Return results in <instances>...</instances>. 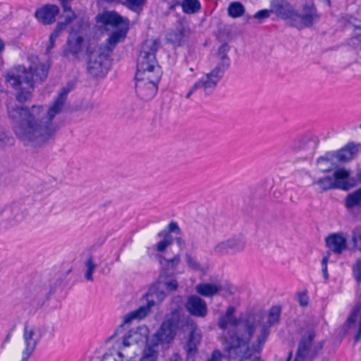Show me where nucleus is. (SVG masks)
Segmentation results:
<instances>
[{
    "label": "nucleus",
    "mask_w": 361,
    "mask_h": 361,
    "mask_svg": "<svg viewBox=\"0 0 361 361\" xmlns=\"http://www.w3.org/2000/svg\"><path fill=\"white\" fill-rule=\"evenodd\" d=\"M269 326L264 325L260 331L259 335L257 338V341L264 345L270 334Z\"/></svg>",
    "instance_id": "obj_45"
},
{
    "label": "nucleus",
    "mask_w": 361,
    "mask_h": 361,
    "mask_svg": "<svg viewBox=\"0 0 361 361\" xmlns=\"http://www.w3.org/2000/svg\"><path fill=\"white\" fill-rule=\"evenodd\" d=\"M229 324L228 318L226 317L224 315H221L219 318L217 325L219 328L221 330H226L228 328Z\"/></svg>",
    "instance_id": "obj_49"
},
{
    "label": "nucleus",
    "mask_w": 361,
    "mask_h": 361,
    "mask_svg": "<svg viewBox=\"0 0 361 361\" xmlns=\"http://www.w3.org/2000/svg\"><path fill=\"white\" fill-rule=\"evenodd\" d=\"M185 309L192 316L204 318L207 315L206 302L196 295H190L185 304Z\"/></svg>",
    "instance_id": "obj_18"
},
{
    "label": "nucleus",
    "mask_w": 361,
    "mask_h": 361,
    "mask_svg": "<svg viewBox=\"0 0 361 361\" xmlns=\"http://www.w3.org/2000/svg\"><path fill=\"white\" fill-rule=\"evenodd\" d=\"M71 90V85L62 87L48 109L42 105L23 107L12 99L8 100V116L16 123V136L26 145L40 147L47 144L59 130L54 118L62 112Z\"/></svg>",
    "instance_id": "obj_1"
},
{
    "label": "nucleus",
    "mask_w": 361,
    "mask_h": 361,
    "mask_svg": "<svg viewBox=\"0 0 361 361\" xmlns=\"http://www.w3.org/2000/svg\"><path fill=\"white\" fill-rule=\"evenodd\" d=\"M317 333L313 328L307 329L301 336L295 357V361H305L306 359L313 360L324 348L325 340L314 343Z\"/></svg>",
    "instance_id": "obj_7"
},
{
    "label": "nucleus",
    "mask_w": 361,
    "mask_h": 361,
    "mask_svg": "<svg viewBox=\"0 0 361 361\" xmlns=\"http://www.w3.org/2000/svg\"><path fill=\"white\" fill-rule=\"evenodd\" d=\"M173 274L166 273V270H161L157 280L158 286H163L169 292L177 290L178 283Z\"/></svg>",
    "instance_id": "obj_29"
},
{
    "label": "nucleus",
    "mask_w": 361,
    "mask_h": 361,
    "mask_svg": "<svg viewBox=\"0 0 361 361\" xmlns=\"http://www.w3.org/2000/svg\"><path fill=\"white\" fill-rule=\"evenodd\" d=\"M83 42L84 39L80 32L72 30L67 40L66 52L70 53L75 57H77L78 54L82 51L83 49Z\"/></svg>",
    "instance_id": "obj_25"
},
{
    "label": "nucleus",
    "mask_w": 361,
    "mask_h": 361,
    "mask_svg": "<svg viewBox=\"0 0 361 361\" xmlns=\"http://www.w3.org/2000/svg\"><path fill=\"white\" fill-rule=\"evenodd\" d=\"M356 179L358 183H361V170L357 171L356 173Z\"/></svg>",
    "instance_id": "obj_62"
},
{
    "label": "nucleus",
    "mask_w": 361,
    "mask_h": 361,
    "mask_svg": "<svg viewBox=\"0 0 361 361\" xmlns=\"http://www.w3.org/2000/svg\"><path fill=\"white\" fill-rule=\"evenodd\" d=\"M235 311V308L233 306H229L227 307L226 310L225 314H224L226 317L231 319L234 317V312Z\"/></svg>",
    "instance_id": "obj_54"
},
{
    "label": "nucleus",
    "mask_w": 361,
    "mask_h": 361,
    "mask_svg": "<svg viewBox=\"0 0 361 361\" xmlns=\"http://www.w3.org/2000/svg\"><path fill=\"white\" fill-rule=\"evenodd\" d=\"M49 69V64L40 62L36 58L30 66L29 71L24 66H18L8 71L6 81L16 91V99L19 103L31 100L35 83L44 82Z\"/></svg>",
    "instance_id": "obj_2"
},
{
    "label": "nucleus",
    "mask_w": 361,
    "mask_h": 361,
    "mask_svg": "<svg viewBox=\"0 0 361 361\" xmlns=\"http://www.w3.org/2000/svg\"><path fill=\"white\" fill-rule=\"evenodd\" d=\"M271 13H272L271 8L270 9H262L257 11L255 15L254 18L259 20H264L268 18Z\"/></svg>",
    "instance_id": "obj_48"
},
{
    "label": "nucleus",
    "mask_w": 361,
    "mask_h": 361,
    "mask_svg": "<svg viewBox=\"0 0 361 361\" xmlns=\"http://www.w3.org/2000/svg\"><path fill=\"white\" fill-rule=\"evenodd\" d=\"M221 290V286L209 283H202L196 286V291L204 297H212Z\"/></svg>",
    "instance_id": "obj_33"
},
{
    "label": "nucleus",
    "mask_w": 361,
    "mask_h": 361,
    "mask_svg": "<svg viewBox=\"0 0 361 361\" xmlns=\"http://www.w3.org/2000/svg\"><path fill=\"white\" fill-rule=\"evenodd\" d=\"M326 246L334 253L341 254L347 247L346 239L341 233H332L326 238Z\"/></svg>",
    "instance_id": "obj_27"
},
{
    "label": "nucleus",
    "mask_w": 361,
    "mask_h": 361,
    "mask_svg": "<svg viewBox=\"0 0 361 361\" xmlns=\"http://www.w3.org/2000/svg\"><path fill=\"white\" fill-rule=\"evenodd\" d=\"M163 322L176 332L178 329H183L185 327L192 326L194 324L190 317L182 312V309L179 307L173 309L169 313L166 314Z\"/></svg>",
    "instance_id": "obj_16"
},
{
    "label": "nucleus",
    "mask_w": 361,
    "mask_h": 361,
    "mask_svg": "<svg viewBox=\"0 0 361 361\" xmlns=\"http://www.w3.org/2000/svg\"><path fill=\"white\" fill-rule=\"evenodd\" d=\"M180 6L183 12L186 14H194L200 11L201 4L199 0H183Z\"/></svg>",
    "instance_id": "obj_35"
},
{
    "label": "nucleus",
    "mask_w": 361,
    "mask_h": 361,
    "mask_svg": "<svg viewBox=\"0 0 361 361\" xmlns=\"http://www.w3.org/2000/svg\"><path fill=\"white\" fill-rule=\"evenodd\" d=\"M245 243L240 238H232L217 244L214 247V252L220 255L228 253L230 250L233 252H239L244 250Z\"/></svg>",
    "instance_id": "obj_20"
},
{
    "label": "nucleus",
    "mask_w": 361,
    "mask_h": 361,
    "mask_svg": "<svg viewBox=\"0 0 361 361\" xmlns=\"http://www.w3.org/2000/svg\"><path fill=\"white\" fill-rule=\"evenodd\" d=\"M245 11L243 5L238 1L232 2L228 8V13L232 18H238L241 16Z\"/></svg>",
    "instance_id": "obj_38"
},
{
    "label": "nucleus",
    "mask_w": 361,
    "mask_h": 361,
    "mask_svg": "<svg viewBox=\"0 0 361 361\" xmlns=\"http://www.w3.org/2000/svg\"><path fill=\"white\" fill-rule=\"evenodd\" d=\"M48 331V326L46 325L30 326L27 323L24 325L23 340L25 348L22 353L20 361H27L29 357L35 351L37 345L42 338Z\"/></svg>",
    "instance_id": "obj_9"
},
{
    "label": "nucleus",
    "mask_w": 361,
    "mask_h": 361,
    "mask_svg": "<svg viewBox=\"0 0 361 361\" xmlns=\"http://www.w3.org/2000/svg\"><path fill=\"white\" fill-rule=\"evenodd\" d=\"M65 13H67L66 17H65V21L59 23L56 27V29H57L60 32H61L63 30H64L66 27V26L71 23L73 19L75 18V13L72 11L71 8V11H64Z\"/></svg>",
    "instance_id": "obj_39"
},
{
    "label": "nucleus",
    "mask_w": 361,
    "mask_h": 361,
    "mask_svg": "<svg viewBox=\"0 0 361 361\" xmlns=\"http://www.w3.org/2000/svg\"><path fill=\"white\" fill-rule=\"evenodd\" d=\"M147 0H125L123 4L132 11H137L140 8Z\"/></svg>",
    "instance_id": "obj_42"
},
{
    "label": "nucleus",
    "mask_w": 361,
    "mask_h": 361,
    "mask_svg": "<svg viewBox=\"0 0 361 361\" xmlns=\"http://www.w3.org/2000/svg\"><path fill=\"white\" fill-rule=\"evenodd\" d=\"M318 18L317 11L313 3L303 5L300 11L293 10L289 24L298 30L311 27Z\"/></svg>",
    "instance_id": "obj_10"
},
{
    "label": "nucleus",
    "mask_w": 361,
    "mask_h": 361,
    "mask_svg": "<svg viewBox=\"0 0 361 361\" xmlns=\"http://www.w3.org/2000/svg\"><path fill=\"white\" fill-rule=\"evenodd\" d=\"M10 137L0 128V143L6 144L8 142Z\"/></svg>",
    "instance_id": "obj_55"
},
{
    "label": "nucleus",
    "mask_w": 361,
    "mask_h": 361,
    "mask_svg": "<svg viewBox=\"0 0 361 361\" xmlns=\"http://www.w3.org/2000/svg\"><path fill=\"white\" fill-rule=\"evenodd\" d=\"M85 266L87 267V270L85 273V278L87 281H93L92 274L97 267V265L93 262L92 257H90L86 261Z\"/></svg>",
    "instance_id": "obj_41"
},
{
    "label": "nucleus",
    "mask_w": 361,
    "mask_h": 361,
    "mask_svg": "<svg viewBox=\"0 0 361 361\" xmlns=\"http://www.w3.org/2000/svg\"><path fill=\"white\" fill-rule=\"evenodd\" d=\"M61 279L49 281L48 284L39 283L30 287L26 293L30 305L35 309L42 307L49 299L50 295L56 291V286L61 283Z\"/></svg>",
    "instance_id": "obj_8"
},
{
    "label": "nucleus",
    "mask_w": 361,
    "mask_h": 361,
    "mask_svg": "<svg viewBox=\"0 0 361 361\" xmlns=\"http://www.w3.org/2000/svg\"><path fill=\"white\" fill-rule=\"evenodd\" d=\"M177 245L182 248L185 245V241L181 238H176V239Z\"/></svg>",
    "instance_id": "obj_60"
},
{
    "label": "nucleus",
    "mask_w": 361,
    "mask_h": 361,
    "mask_svg": "<svg viewBox=\"0 0 361 361\" xmlns=\"http://www.w3.org/2000/svg\"><path fill=\"white\" fill-rule=\"evenodd\" d=\"M61 32H60L57 29L55 28L54 32L51 34L50 37L51 40L56 39Z\"/></svg>",
    "instance_id": "obj_57"
},
{
    "label": "nucleus",
    "mask_w": 361,
    "mask_h": 361,
    "mask_svg": "<svg viewBox=\"0 0 361 361\" xmlns=\"http://www.w3.org/2000/svg\"><path fill=\"white\" fill-rule=\"evenodd\" d=\"M188 336V341L184 346L187 355H193L197 352L198 346L202 341L201 331L197 329V325L193 324Z\"/></svg>",
    "instance_id": "obj_24"
},
{
    "label": "nucleus",
    "mask_w": 361,
    "mask_h": 361,
    "mask_svg": "<svg viewBox=\"0 0 361 361\" xmlns=\"http://www.w3.org/2000/svg\"><path fill=\"white\" fill-rule=\"evenodd\" d=\"M360 147V144L351 142L340 150L333 152V154H334L338 164L348 161L353 159L354 156L357 153Z\"/></svg>",
    "instance_id": "obj_28"
},
{
    "label": "nucleus",
    "mask_w": 361,
    "mask_h": 361,
    "mask_svg": "<svg viewBox=\"0 0 361 361\" xmlns=\"http://www.w3.org/2000/svg\"><path fill=\"white\" fill-rule=\"evenodd\" d=\"M272 13L282 19L288 20L290 22L293 7L286 0H272L270 4Z\"/></svg>",
    "instance_id": "obj_23"
},
{
    "label": "nucleus",
    "mask_w": 361,
    "mask_h": 361,
    "mask_svg": "<svg viewBox=\"0 0 361 361\" xmlns=\"http://www.w3.org/2000/svg\"><path fill=\"white\" fill-rule=\"evenodd\" d=\"M176 335V331L162 322L157 332L153 334L151 343L146 347H152L153 349H156L155 348L159 345L169 344L174 340Z\"/></svg>",
    "instance_id": "obj_17"
},
{
    "label": "nucleus",
    "mask_w": 361,
    "mask_h": 361,
    "mask_svg": "<svg viewBox=\"0 0 361 361\" xmlns=\"http://www.w3.org/2000/svg\"><path fill=\"white\" fill-rule=\"evenodd\" d=\"M293 357V352L290 351L286 361H290Z\"/></svg>",
    "instance_id": "obj_64"
},
{
    "label": "nucleus",
    "mask_w": 361,
    "mask_h": 361,
    "mask_svg": "<svg viewBox=\"0 0 361 361\" xmlns=\"http://www.w3.org/2000/svg\"><path fill=\"white\" fill-rule=\"evenodd\" d=\"M127 32V27L125 29L120 28L111 33L110 37H109L107 42V45L104 47L107 48L109 50V54L111 53L112 50L115 47V46L121 42L122 39H124L126 36Z\"/></svg>",
    "instance_id": "obj_32"
},
{
    "label": "nucleus",
    "mask_w": 361,
    "mask_h": 361,
    "mask_svg": "<svg viewBox=\"0 0 361 361\" xmlns=\"http://www.w3.org/2000/svg\"><path fill=\"white\" fill-rule=\"evenodd\" d=\"M112 355H113V353L111 352V350H109V353L106 352V353L104 354L101 361H104L105 360H106L109 357H111Z\"/></svg>",
    "instance_id": "obj_61"
},
{
    "label": "nucleus",
    "mask_w": 361,
    "mask_h": 361,
    "mask_svg": "<svg viewBox=\"0 0 361 361\" xmlns=\"http://www.w3.org/2000/svg\"><path fill=\"white\" fill-rule=\"evenodd\" d=\"M185 261L188 266L193 270H199L200 269L199 263L189 253L185 254Z\"/></svg>",
    "instance_id": "obj_46"
},
{
    "label": "nucleus",
    "mask_w": 361,
    "mask_h": 361,
    "mask_svg": "<svg viewBox=\"0 0 361 361\" xmlns=\"http://www.w3.org/2000/svg\"><path fill=\"white\" fill-rule=\"evenodd\" d=\"M230 47L227 43L221 44L218 50V56L219 57V61L215 66L219 68L220 70L226 71L230 65V59L227 56Z\"/></svg>",
    "instance_id": "obj_31"
},
{
    "label": "nucleus",
    "mask_w": 361,
    "mask_h": 361,
    "mask_svg": "<svg viewBox=\"0 0 361 361\" xmlns=\"http://www.w3.org/2000/svg\"><path fill=\"white\" fill-rule=\"evenodd\" d=\"M348 210H357L361 212V204H345Z\"/></svg>",
    "instance_id": "obj_56"
},
{
    "label": "nucleus",
    "mask_w": 361,
    "mask_h": 361,
    "mask_svg": "<svg viewBox=\"0 0 361 361\" xmlns=\"http://www.w3.org/2000/svg\"><path fill=\"white\" fill-rule=\"evenodd\" d=\"M26 214L20 204H0V216L5 221V229L19 224L24 219Z\"/></svg>",
    "instance_id": "obj_13"
},
{
    "label": "nucleus",
    "mask_w": 361,
    "mask_h": 361,
    "mask_svg": "<svg viewBox=\"0 0 361 361\" xmlns=\"http://www.w3.org/2000/svg\"><path fill=\"white\" fill-rule=\"evenodd\" d=\"M361 202V188L349 193L345 199V203H360Z\"/></svg>",
    "instance_id": "obj_43"
},
{
    "label": "nucleus",
    "mask_w": 361,
    "mask_h": 361,
    "mask_svg": "<svg viewBox=\"0 0 361 361\" xmlns=\"http://www.w3.org/2000/svg\"><path fill=\"white\" fill-rule=\"evenodd\" d=\"M88 61L87 70L94 78H103L108 73L111 62L109 50L102 46L89 47L87 50Z\"/></svg>",
    "instance_id": "obj_5"
},
{
    "label": "nucleus",
    "mask_w": 361,
    "mask_h": 361,
    "mask_svg": "<svg viewBox=\"0 0 361 361\" xmlns=\"http://www.w3.org/2000/svg\"><path fill=\"white\" fill-rule=\"evenodd\" d=\"M317 167L323 172H328L337 167L338 162L333 152H329L317 159Z\"/></svg>",
    "instance_id": "obj_30"
},
{
    "label": "nucleus",
    "mask_w": 361,
    "mask_h": 361,
    "mask_svg": "<svg viewBox=\"0 0 361 361\" xmlns=\"http://www.w3.org/2000/svg\"><path fill=\"white\" fill-rule=\"evenodd\" d=\"M350 172L345 169H338L333 174L334 183L336 188L349 190L356 185L353 178H350Z\"/></svg>",
    "instance_id": "obj_21"
},
{
    "label": "nucleus",
    "mask_w": 361,
    "mask_h": 361,
    "mask_svg": "<svg viewBox=\"0 0 361 361\" xmlns=\"http://www.w3.org/2000/svg\"><path fill=\"white\" fill-rule=\"evenodd\" d=\"M257 325L249 319L244 321L243 326L235 332L225 338L224 350L229 359L240 361L250 359L253 353L260 354L264 344L257 341L250 346V341L256 331Z\"/></svg>",
    "instance_id": "obj_3"
},
{
    "label": "nucleus",
    "mask_w": 361,
    "mask_h": 361,
    "mask_svg": "<svg viewBox=\"0 0 361 361\" xmlns=\"http://www.w3.org/2000/svg\"><path fill=\"white\" fill-rule=\"evenodd\" d=\"M161 76L158 71L154 75L135 76V91L137 96L142 100L152 99L157 94Z\"/></svg>",
    "instance_id": "obj_11"
},
{
    "label": "nucleus",
    "mask_w": 361,
    "mask_h": 361,
    "mask_svg": "<svg viewBox=\"0 0 361 361\" xmlns=\"http://www.w3.org/2000/svg\"><path fill=\"white\" fill-rule=\"evenodd\" d=\"M353 275L357 283H361V259H358L353 265Z\"/></svg>",
    "instance_id": "obj_44"
},
{
    "label": "nucleus",
    "mask_w": 361,
    "mask_h": 361,
    "mask_svg": "<svg viewBox=\"0 0 361 361\" xmlns=\"http://www.w3.org/2000/svg\"><path fill=\"white\" fill-rule=\"evenodd\" d=\"M246 319H245V320ZM228 320H229V324H231V326H239L238 328H237L235 331H232L231 334H229V335H228V336H229L230 335L233 334L234 332H235L238 329H240L243 326L245 319L241 321L240 319H238L234 316L233 317L229 319Z\"/></svg>",
    "instance_id": "obj_50"
},
{
    "label": "nucleus",
    "mask_w": 361,
    "mask_h": 361,
    "mask_svg": "<svg viewBox=\"0 0 361 361\" xmlns=\"http://www.w3.org/2000/svg\"><path fill=\"white\" fill-rule=\"evenodd\" d=\"M222 353L219 350H214L211 355V357L207 361H221Z\"/></svg>",
    "instance_id": "obj_53"
},
{
    "label": "nucleus",
    "mask_w": 361,
    "mask_h": 361,
    "mask_svg": "<svg viewBox=\"0 0 361 361\" xmlns=\"http://www.w3.org/2000/svg\"><path fill=\"white\" fill-rule=\"evenodd\" d=\"M97 23H102L104 25H111L113 27H118L124 25L127 27L128 25V20L123 18L116 11H104L103 13L96 16Z\"/></svg>",
    "instance_id": "obj_22"
},
{
    "label": "nucleus",
    "mask_w": 361,
    "mask_h": 361,
    "mask_svg": "<svg viewBox=\"0 0 361 361\" xmlns=\"http://www.w3.org/2000/svg\"><path fill=\"white\" fill-rule=\"evenodd\" d=\"M4 49V42L0 39V54L2 53V51Z\"/></svg>",
    "instance_id": "obj_63"
},
{
    "label": "nucleus",
    "mask_w": 361,
    "mask_h": 361,
    "mask_svg": "<svg viewBox=\"0 0 361 361\" xmlns=\"http://www.w3.org/2000/svg\"><path fill=\"white\" fill-rule=\"evenodd\" d=\"M166 232L169 234H170V233H175L179 234V233H180V228H179V226L176 222L171 221L168 225V231H166Z\"/></svg>",
    "instance_id": "obj_52"
},
{
    "label": "nucleus",
    "mask_w": 361,
    "mask_h": 361,
    "mask_svg": "<svg viewBox=\"0 0 361 361\" xmlns=\"http://www.w3.org/2000/svg\"><path fill=\"white\" fill-rule=\"evenodd\" d=\"M180 262V257L179 254H176L173 256V258L168 259L163 256H160L159 262L161 265L163 267L162 270H166V273H169L170 269H172L173 274V271L176 269L178 265Z\"/></svg>",
    "instance_id": "obj_34"
},
{
    "label": "nucleus",
    "mask_w": 361,
    "mask_h": 361,
    "mask_svg": "<svg viewBox=\"0 0 361 361\" xmlns=\"http://www.w3.org/2000/svg\"><path fill=\"white\" fill-rule=\"evenodd\" d=\"M145 296L147 302V305H142L125 315L123 322L115 330L114 334L110 337V339L121 334L123 331L124 326L130 323L132 320L135 319H141L145 317L149 312L150 308L155 305L154 299H156L157 302H161L165 299L166 294L164 290H159V287L154 285L149 288V292Z\"/></svg>",
    "instance_id": "obj_6"
},
{
    "label": "nucleus",
    "mask_w": 361,
    "mask_h": 361,
    "mask_svg": "<svg viewBox=\"0 0 361 361\" xmlns=\"http://www.w3.org/2000/svg\"><path fill=\"white\" fill-rule=\"evenodd\" d=\"M147 338H144L137 331L130 330L122 338L118 340L114 347L113 350L116 352L118 357L114 358V361H124L125 355L123 350L133 345H137L140 342L146 341Z\"/></svg>",
    "instance_id": "obj_14"
},
{
    "label": "nucleus",
    "mask_w": 361,
    "mask_h": 361,
    "mask_svg": "<svg viewBox=\"0 0 361 361\" xmlns=\"http://www.w3.org/2000/svg\"><path fill=\"white\" fill-rule=\"evenodd\" d=\"M224 72L219 68L215 67L210 73L203 75L192 85L188 92L186 98H190V95L198 90H202L206 95L211 94L223 77Z\"/></svg>",
    "instance_id": "obj_12"
},
{
    "label": "nucleus",
    "mask_w": 361,
    "mask_h": 361,
    "mask_svg": "<svg viewBox=\"0 0 361 361\" xmlns=\"http://www.w3.org/2000/svg\"><path fill=\"white\" fill-rule=\"evenodd\" d=\"M59 8L55 4H46L37 8L35 13L36 19L43 25H51L56 21Z\"/></svg>",
    "instance_id": "obj_19"
},
{
    "label": "nucleus",
    "mask_w": 361,
    "mask_h": 361,
    "mask_svg": "<svg viewBox=\"0 0 361 361\" xmlns=\"http://www.w3.org/2000/svg\"><path fill=\"white\" fill-rule=\"evenodd\" d=\"M56 39L51 40V37H49V45L47 47V52L50 51L51 49H52L54 47V42Z\"/></svg>",
    "instance_id": "obj_58"
},
{
    "label": "nucleus",
    "mask_w": 361,
    "mask_h": 361,
    "mask_svg": "<svg viewBox=\"0 0 361 361\" xmlns=\"http://www.w3.org/2000/svg\"><path fill=\"white\" fill-rule=\"evenodd\" d=\"M298 302L302 307H305L308 305L309 298L305 293H301L298 294Z\"/></svg>",
    "instance_id": "obj_51"
},
{
    "label": "nucleus",
    "mask_w": 361,
    "mask_h": 361,
    "mask_svg": "<svg viewBox=\"0 0 361 361\" xmlns=\"http://www.w3.org/2000/svg\"><path fill=\"white\" fill-rule=\"evenodd\" d=\"M345 332L355 330L354 344L357 343L361 339V303L355 305L350 314L343 325Z\"/></svg>",
    "instance_id": "obj_15"
},
{
    "label": "nucleus",
    "mask_w": 361,
    "mask_h": 361,
    "mask_svg": "<svg viewBox=\"0 0 361 361\" xmlns=\"http://www.w3.org/2000/svg\"><path fill=\"white\" fill-rule=\"evenodd\" d=\"M170 361H182V359L178 353H174L170 358Z\"/></svg>",
    "instance_id": "obj_59"
},
{
    "label": "nucleus",
    "mask_w": 361,
    "mask_h": 361,
    "mask_svg": "<svg viewBox=\"0 0 361 361\" xmlns=\"http://www.w3.org/2000/svg\"><path fill=\"white\" fill-rule=\"evenodd\" d=\"M159 237H164V239L159 241L157 244V250L158 252H164L166 247L172 244V236L171 234L166 232V231H161L158 233Z\"/></svg>",
    "instance_id": "obj_37"
},
{
    "label": "nucleus",
    "mask_w": 361,
    "mask_h": 361,
    "mask_svg": "<svg viewBox=\"0 0 361 361\" xmlns=\"http://www.w3.org/2000/svg\"><path fill=\"white\" fill-rule=\"evenodd\" d=\"M317 184L321 189L324 190L336 188L335 184L334 183L333 178L331 176H325L320 178L317 182Z\"/></svg>",
    "instance_id": "obj_40"
},
{
    "label": "nucleus",
    "mask_w": 361,
    "mask_h": 361,
    "mask_svg": "<svg viewBox=\"0 0 361 361\" xmlns=\"http://www.w3.org/2000/svg\"><path fill=\"white\" fill-rule=\"evenodd\" d=\"M281 313V306L276 305L271 307L269 311L267 324L265 326H269L270 328L273 325L279 323Z\"/></svg>",
    "instance_id": "obj_36"
},
{
    "label": "nucleus",
    "mask_w": 361,
    "mask_h": 361,
    "mask_svg": "<svg viewBox=\"0 0 361 361\" xmlns=\"http://www.w3.org/2000/svg\"><path fill=\"white\" fill-rule=\"evenodd\" d=\"M160 45L157 39H149L141 46L140 54L137 60V72L135 76L154 75L157 71L161 75L160 66L157 64L156 52Z\"/></svg>",
    "instance_id": "obj_4"
},
{
    "label": "nucleus",
    "mask_w": 361,
    "mask_h": 361,
    "mask_svg": "<svg viewBox=\"0 0 361 361\" xmlns=\"http://www.w3.org/2000/svg\"><path fill=\"white\" fill-rule=\"evenodd\" d=\"M329 257H330V252H328L327 255L322 258V260L321 262L322 271L323 277L325 281H327L329 279L327 264H328Z\"/></svg>",
    "instance_id": "obj_47"
},
{
    "label": "nucleus",
    "mask_w": 361,
    "mask_h": 361,
    "mask_svg": "<svg viewBox=\"0 0 361 361\" xmlns=\"http://www.w3.org/2000/svg\"><path fill=\"white\" fill-rule=\"evenodd\" d=\"M190 30L188 26L183 23H179L174 30L169 32L166 35V39L169 42L176 45H181L185 38L190 35Z\"/></svg>",
    "instance_id": "obj_26"
}]
</instances>
